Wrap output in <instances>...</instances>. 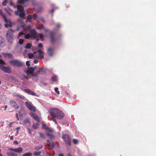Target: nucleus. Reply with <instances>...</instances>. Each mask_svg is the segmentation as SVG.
<instances>
[{"instance_id": "nucleus-4", "label": "nucleus", "mask_w": 156, "mask_h": 156, "mask_svg": "<svg viewBox=\"0 0 156 156\" xmlns=\"http://www.w3.org/2000/svg\"><path fill=\"white\" fill-rule=\"evenodd\" d=\"M46 73V71L44 69H42L41 68L37 67L36 66V69L34 73L32 75V76L34 77H37L38 75L40 74H43Z\"/></svg>"}, {"instance_id": "nucleus-57", "label": "nucleus", "mask_w": 156, "mask_h": 156, "mask_svg": "<svg viewBox=\"0 0 156 156\" xmlns=\"http://www.w3.org/2000/svg\"><path fill=\"white\" fill-rule=\"evenodd\" d=\"M60 24L59 23H58L57 24V28H59L60 27Z\"/></svg>"}, {"instance_id": "nucleus-42", "label": "nucleus", "mask_w": 156, "mask_h": 156, "mask_svg": "<svg viewBox=\"0 0 156 156\" xmlns=\"http://www.w3.org/2000/svg\"><path fill=\"white\" fill-rule=\"evenodd\" d=\"M37 51L39 53L43 54H44V52L41 49H38L37 50Z\"/></svg>"}, {"instance_id": "nucleus-30", "label": "nucleus", "mask_w": 156, "mask_h": 156, "mask_svg": "<svg viewBox=\"0 0 156 156\" xmlns=\"http://www.w3.org/2000/svg\"><path fill=\"white\" fill-rule=\"evenodd\" d=\"M32 153L31 152H28L23 154L22 156H31Z\"/></svg>"}, {"instance_id": "nucleus-20", "label": "nucleus", "mask_w": 156, "mask_h": 156, "mask_svg": "<svg viewBox=\"0 0 156 156\" xmlns=\"http://www.w3.org/2000/svg\"><path fill=\"white\" fill-rule=\"evenodd\" d=\"M6 21H5L6 23L4 24L5 26L7 28L9 27H11L12 26V25L11 22L9 20H7L6 19Z\"/></svg>"}, {"instance_id": "nucleus-51", "label": "nucleus", "mask_w": 156, "mask_h": 156, "mask_svg": "<svg viewBox=\"0 0 156 156\" xmlns=\"http://www.w3.org/2000/svg\"><path fill=\"white\" fill-rule=\"evenodd\" d=\"M47 135L48 136H51V137H53V136L52 135V134H51V133H47Z\"/></svg>"}, {"instance_id": "nucleus-62", "label": "nucleus", "mask_w": 156, "mask_h": 156, "mask_svg": "<svg viewBox=\"0 0 156 156\" xmlns=\"http://www.w3.org/2000/svg\"><path fill=\"white\" fill-rule=\"evenodd\" d=\"M18 5H14L13 6H12L14 8H17Z\"/></svg>"}, {"instance_id": "nucleus-48", "label": "nucleus", "mask_w": 156, "mask_h": 156, "mask_svg": "<svg viewBox=\"0 0 156 156\" xmlns=\"http://www.w3.org/2000/svg\"><path fill=\"white\" fill-rule=\"evenodd\" d=\"M30 62L29 61H27L26 62V64L27 66L29 67L30 66V64H29Z\"/></svg>"}, {"instance_id": "nucleus-33", "label": "nucleus", "mask_w": 156, "mask_h": 156, "mask_svg": "<svg viewBox=\"0 0 156 156\" xmlns=\"http://www.w3.org/2000/svg\"><path fill=\"white\" fill-rule=\"evenodd\" d=\"M28 57L30 59H32L34 58V55L32 53H29L28 55Z\"/></svg>"}, {"instance_id": "nucleus-8", "label": "nucleus", "mask_w": 156, "mask_h": 156, "mask_svg": "<svg viewBox=\"0 0 156 156\" xmlns=\"http://www.w3.org/2000/svg\"><path fill=\"white\" fill-rule=\"evenodd\" d=\"M0 69L6 73H11L10 69L9 67H6L2 65H0Z\"/></svg>"}, {"instance_id": "nucleus-36", "label": "nucleus", "mask_w": 156, "mask_h": 156, "mask_svg": "<svg viewBox=\"0 0 156 156\" xmlns=\"http://www.w3.org/2000/svg\"><path fill=\"white\" fill-rule=\"evenodd\" d=\"M24 40L22 39H20L19 40V43L20 44H22L24 42Z\"/></svg>"}, {"instance_id": "nucleus-15", "label": "nucleus", "mask_w": 156, "mask_h": 156, "mask_svg": "<svg viewBox=\"0 0 156 156\" xmlns=\"http://www.w3.org/2000/svg\"><path fill=\"white\" fill-rule=\"evenodd\" d=\"M25 92L27 93L28 94L33 95L36 96V94L35 92L32 91L28 89H25L23 90Z\"/></svg>"}, {"instance_id": "nucleus-35", "label": "nucleus", "mask_w": 156, "mask_h": 156, "mask_svg": "<svg viewBox=\"0 0 156 156\" xmlns=\"http://www.w3.org/2000/svg\"><path fill=\"white\" fill-rule=\"evenodd\" d=\"M25 37L26 39H28L30 37L31 38V37L30 34H27L25 35Z\"/></svg>"}, {"instance_id": "nucleus-39", "label": "nucleus", "mask_w": 156, "mask_h": 156, "mask_svg": "<svg viewBox=\"0 0 156 156\" xmlns=\"http://www.w3.org/2000/svg\"><path fill=\"white\" fill-rule=\"evenodd\" d=\"M55 92L58 94H60V92L58 90V89L57 87H55Z\"/></svg>"}, {"instance_id": "nucleus-61", "label": "nucleus", "mask_w": 156, "mask_h": 156, "mask_svg": "<svg viewBox=\"0 0 156 156\" xmlns=\"http://www.w3.org/2000/svg\"><path fill=\"white\" fill-rule=\"evenodd\" d=\"M23 76L24 78L26 79L27 80H28L29 79L28 77L27 76Z\"/></svg>"}, {"instance_id": "nucleus-16", "label": "nucleus", "mask_w": 156, "mask_h": 156, "mask_svg": "<svg viewBox=\"0 0 156 156\" xmlns=\"http://www.w3.org/2000/svg\"><path fill=\"white\" fill-rule=\"evenodd\" d=\"M31 38H36L37 36V32L35 30H31L30 32Z\"/></svg>"}, {"instance_id": "nucleus-60", "label": "nucleus", "mask_w": 156, "mask_h": 156, "mask_svg": "<svg viewBox=\"0 0 156 156\" xmlns=\"http://www.w3.org/2000/svg\"><path fill=\"white\" fill-rule=\"evenodd\" d=\"M58 156H64V155L62 153H60L58 154Z\"/></svg>"}, {"instance_id": "nucleus-6", "label": "nucleus", "mask_w": 156, "mask_h": 156, "mask_svg": "<svg viewBox=\"0 0 156 156\" xmlns=\"http://www.w3.org/2000/svg\"><path fill=\"white\" fill-rule=\"evenodd\" d=\"M36 66L30 68L28 67L27 68V70L25 71V72L28 74H30L32 76L33 74L34 73V71L36 70Z\"/></svg>"}, {"instance_id": "nucleus-25", "label": "nucleus", "mask_w": 156, "mask_h": 156, "mask_svg": "<svg viewBox=\"0 0 156 156\" xmlns=\"http://www.w3.org/2000/svg\"><path fill=\"white\" fill-rule=\"evenodd\" d=\"M17 11H19V12L24 11L23 7L20 5H18L17 7Z\"/></svg>"}, {"instance_id": "nucleus-2", "label": "nucleus", "mask_w": 156, "mask_h": 156, "mask_svg": "<svg viewBox=\"0 0 156 156\" xmlns=\"http://www.w3.org/2000/svg\"><path fill=\"white\" fill-rule=\"evenodd\" d=\"M14 32L12 29H10L7 31L6 34V37L8 41L10 44H12L13 40V33Z\"/></svg>"}, {"instance_id": "nucleus-37", "label": "nucleus", "mask_w": 156, "mask_h": 156, "mask_svg": "<svg viewBox=\"0 0 156 156\" xmlns=\"http://www.w3.org/2000/svg\"><path fill=\"white\" fill-rule=\"evenodd\" d=\"M23 20L22 18H19L17 20V21L18 22L21 23H23Z\"/></svg>"}, {"instance_id": "nucleus-52", "label": "nucleus", "mask_w": 156, "mask_h": 156, "mask_svg": "<svg viewBox=\"0 0 156 156\" xmlns=\"http://www.w3.org/2000/svg\"><path fill=\"white\" fill-rule=\"evenodd\" d=\"M50 145L52 147H54L55 146L54 143L53 142L50 143Z\"/></svg>"}, {"instance_id": "nucleus-54", "label": "nucleus", "mask_w": 156, "mask_h": 156, "mask_svg": "<svg viewBox=\"0 0 156 156\" xmlns=\"http://www.w3.org/2000/svg\"><path fill=\"white\" fill-rule=\"evenodd\" d=\"M53 120L55 122V123L56 124V125L58 124V122L55 119H53Z\"/></svg>"}, {"instance_id": "nucleus-7", "label": "nucleus", "mask_w": 156, "mask_h": 156, "mask_svg": "<svg viewBox=\"0 0 156 156\" xmlns=\"http://www.w3.org/2000/svg\"><path fill=\"white\" fill-rule=\"evenodd\" d=\"M15 14L16 16H19L20 17L23 19V20H24L25 19V15L26 14L25 12V11H22L19 12V11H15Z\"/></svg>"}, {"instance_id": "nucleus-27", "label": "nucleus", "mask_w": 156, "mask_h": 156, "mask_svg": "<svg viewBox=\"0 0 156 156\" xmlns=\"http://www.w3.org/2000/svg\"><path fill=\"white\" fill-rule=\"evenodd\" d=\"M27 21L30 22H31V19H32V16L31 15H29L27 17Z\"/></svg>"}, {"instance_id": "nucleus-1", "label": "nucleus", "mask_w": 156, "mask_h": 156, "mask_svg": "<svg viewBox=\"0 0 156 156\" xmlns=\"http://www.w3.org/2000/svg\"><path fill=\"white\" fill-rule=\"evenodd\" d=\"M50 114L52 117L60 120L62 119L64 116L62 111L56 108L51 109L50 111Z\"/></svg>"}, {"instance_id": "nucleus-10", "label": "nucleus", "mask_w": 156, "mask_h": 156, "mask_svg": "<svg viewBox=\"0 0 156 156\" xmlns=\"http://www.w3.org/2000/svg\"><path fill=\"white\" fill-rule=\"evenodd\" d=\"M55 34V33L53 31L50 32V41L51 43H54L56 41V39L55 38L54 36Z\"/></svg>"}, {"instance_id": "nucleus-23", "label": "nucleus", "mask_w": 156, "mask_h": 156, "mask_svg": "<svg viewBox=\"0 0 156 156\" xmlns=\"http://www.w3.org/2000/svg\"><path fill=\"white\" fill-rule=\"evenodd\" d=\"M22 27L23 28V30L25 31H27L29 29H31V27L30 26H26L24 24L23 25Z\"/></svg>"}, {"instance_id": "nucleus-29", "label": "nucleus", "mask_w": 156, "mask_h": 156, "mask_svg": "<svg viewBox=\"0 0 156 156\" xmlns=\"http://www.w3.org/2000/svg\"><path fill=\"white\" fill-rule=\"evenodd\" d=\"M32 46V44L29 43H27L26 46H25V48L27 49H29Z\"/></svg>"}, {"instance_id": "nucleus-59", "label": "nucleus", "mask_w": 156, "mask_h": 156, "mask_svg": "<svg viewBox=\"0 0 156 156\" xmlns=\"http://www.w3.org/2000/svg\"><path fill=\"white\" fill-rule=\"evenodd\" d=\"M10 5L11 6H13L14 5L13 3L12 2H10Z\"/></svg>"}, {"instance_id": "nucleus-49", "label": "nucleus", "mask_w": 156, "mask_h": 156, "mask_svg": "<svg viewBox=\"0 0 156 156\" xmlns=\"http://www.w3.org/2000/svg\"><path fill=\"white\" fill-rule=\"evenodd\" d=\"M20 129V127H18L16 128V129L17 130V131H16V133L17 134H18L19 133V130Z\"/></svg>"}, {"instance_id": "nucleus-45", "label": "nucleus", "mask_w": 156, "mask_h": 156, "mask_svg": "<svg viewBox=\"0 0 156 156\" xmlns=\"http://www.w3.org/2000/svg\"><path fill=\"white\" fill-rule=\"evenodd\" d=\"M7 3V1H3L2 2V5L3 6H5L6 5Z\"/></svg>"}, {"instance_id": "nucleus-24", "label": "nucleus", "mask_w": 156, "mask_h": 156, "mask_svg": "<svg viewBox=\"0 0 156 156\" xmlns=\"http://www.w3.org/2000/svg\"><path fill=\"white\" fill-rule=\"evenodd\" d=\"M6 154L8 156H17V154L12 152H7Z\"/></svg>"}, {"instance_id": "nucleus-40", "label": "nucleus", "mask_w": 156, "mask_h": 156, "mask_svg": "<svg viewBox=\"0 0 156 156\" xmlns=\"http://www.w3.org/2000/svg\"><path fill=\"white\" fill-rule=\"evenodd\" d=\"M73 142L74 144H77L78 143V141L77 139H74L73 140Z\"/></svg>"}, {"instance_id": "nucleus-47", "label": "nucleus", "mask_w": 156, "mask_h": 156, "mask_svg": "<svg viewBox=\"0 0 156 156\" xmlns=\"http://www.w3.org/2000/svg\"><path fill=\"white\" fill-rule=\"evenodd\" d=\"M39 37L40 38H42L44 37V35L42 33H41L39 34Z\"/></svg>"}, {"instance_id": "nucleus-41", "label": "nucleus", "mask_w": 156, "mask_h": 156, "mask_svg": "<svg viewBox=\"0 0 156 156\" xmlns=\"http://www.w3.org/2000/svg\"><path fill=\"white\" fill-rule=\"evenodd\" d=\"M37 16L36 14H33V15L32 16V18H34V20H36L37 18Z\"/></svg>"}, {"instance_id": "nucleus-50", "label": "nucleus", "mask_w": 156, "mask_h": 156, "mask_svg": "<svg viewBox=\"0 0 156 156\" xmlns=\"http://www.w3.org/2000/svg\"><path fill=\"white\" fill-rule=\"evenodd\" d=\"M38 46L39 48H42L43 47V45L42 43H40L38 44Z\"/></svg>"}, {"instance_id": "nucleus-32", "label": "nucleus", "mask_w": 156, "mask_h": 156, "mask_svg": "<svg viewBox=\"0 0 156 156\" xmlns=\"http://www.w3.org/2000/svg\"><path fill=\"white\" fill-rule=\"evenodd\" d=\"M16 96L19 98H20L22 99V100H24L25 99V97L21 95L20 94H17Z\"/></svg>"}, {"instance_id": "nucleus-63", "label": "nucleus", "mask_w": 156, "mask_h": 156, "mask_svg": "<svg viewBox=\"0 0 156 156\" xmlns=\"http://www.w3.org/2000/svg\"><path fill=\"white\" fill-rule=\"evenodd\" d=\"M39 56H40V58L43 59L44 58V56L43 55H39Z\"/></svg>"}, {"instance_id": "nucleus-22", "label": "nucleus", "mask_w": 156, "mask_h": 156, "mask_svg": "<svg viewBox=\"0 0 156 156\" xmlns=\"http://www.w3.org/2000/svg\"><path fill=\"white\" fill-rule=\"evenodd\" d=\"M29 1L30 0H19L17 2V3L18 4L23 5L25 2Z\"/></svg>"}, {"instance_id": "nucleus-14", "label": "nucleus", "mask_w": 156, "mask_h": 156, "mask_svg": "<svg viewBox=\"0 0 156 156\" xmlns=\"http://www.w3.org/2000/svg\"><path fill=\"white\" fill-rule=\"evenodd\" d=\"M23 123L24 126H26L28 127L30 126L31 123L29 119L27 118H26L24 120Z\"/></svg>"}, {"instance_id": "nucleus-56", "label": "nucleus", "mask_w": 156, "mask_h": 156, "mask_svg": "<svg viewBox=\"0 0 156 156\" xmlns=\"http://www.w3.org/2000/svg\"><path fill=\"white\" fill-rule=\"evenodd\" d=\"M38 61L37 60H35L34 61V62L35 63H37L38 62Z\"/></svg>"}, {"instance_id": "nucleus-18", "label": "nucleus", "mask_w": 156, "mask_h": 156, "mask_svg": "<svg viewBox=\"0 0 156 156\" xmlns=\"http://www.w3.org/2000/svg\"><path fill=\"white\" fill-rule=\"evenodd\" d=\"M5 45V42L4 38L2 36L0 37V46L3 47Z\"/></svg>"}, {"instance_id": "nucleus-28", "label": "nucleus", "mask_w": 156, "mask_h": 156, "mask_svg": "<svg viewBox=\"0 0 156 156\" xmlns=\"http://www.w3.org/2000/svg\"><path fill=\"white\" fill-rule=\"evenodd\" d=\"M43 147V145L39 146H36L34 147V150H39L42 148Z\"/></svg>"}, {"instance_id": "nucleus-43", "label": "nucleus", "mask_w": 156, "mask_h": 156, "mask_svg": "<svg viewBox=\"0 0 156 156\" xmlns=\"http://www.w3.org/2000/svg\"><path fill=\"white\" fill-rule=\"evenodd\" d=\"M39 134L40 135V137H41L43 139H45V138L44 135L42 133H39Z\"/></svg>"}, {"instance_id": "nucleus-9", "label": "nucleus", "mask_w": 156, "mask_h": 156, "mask_svg": "<svg viewBox=\"0 0 156 156\" xmlns=\"http://www.w3.org/2000/svg\"><path fill=\"white\" fill-rule=\"evenodd\" d=\"M25 104L26 106L27 107L29 110L33 112L36 111V108L33 105L30 104L27 101L25 102Z\"/></svg>"}, {"instance_id": "nucleus-17", "label": "nucleus", "mask_w": 156, "mask_h": 156, "mask_svg": "<svg viewBox=\"0 0 156 156\" xmlns=\"http://www.w3.org/2000/svg\"><path fill=\"white\" fill-rule=\"evenodd\" d=\"M2 55L5 58L12 59L13 57V55L10 53H4Z\"/></svg>"}, {"instance_id": "nucleus-38", "label": "nucleus", "mask_w": 156, "mask_h": 156, "mask_svg": "<svg viewBox=\"0 0 156 156\" xmlns=\"http://www.w3.org/2000/svg\"><path fill=\"white\" fill-rule=\"evenodd\" d=\"M5 62L2 59L0 58V65H5Z\"/></svg>"}, {"instance_id": "nucleus-31", "label": "nucleus", "mask_w": 156, "mask_h": 156, "mask_svg": "<svg viewBox=\"0 0 156 156\" xmlns=\"http://www.w3.org/2000/svg\"><path fill=\"white\" fill-rule=\"evenodd\" d=\"M51 80L53 81H57V77L56 76H53L51 77Z\"/></svg>"}, {"instance_id": "nucleus-44", "label": "nucleus", "mask_w": 156, "mask_h": 156, "mask_svg": "<svg viewBox=\"0 0 156 156\" xmlns=\"http://www.w3.org/2000/svg\"><path fill=\"white\" fill-rule=\"evenodd\" d=\"M25 33H23V32H20L18 34V36H21L23 34H25Z\"/></svg>"}, {"instance_id": "nucleus-64", "label": "nucleus", "mask_w": 156, "mask_h": 156, "mask_svg": "<svg viewBox=\"0 0 156 156\" xmlns=\"http://www.w3.org/2000/svg\"><path fill=\"white\" fill-rule=\"evenodd\" d=\"M41 21L43 22V23H44L45 22V21H44V19L43 18H42L41 19Z\"/></svg>"}, {"instance_id": "nucleus-26", "label": "nucleus", "mask_w": 156, "mask_h": 156, "mask_svg": "<svg viewBox=\"0 0 156 156\" xmlns=\"http://www.w3.org/2000/svg\"><path fill=\"white\" fill-rule=\"evenodd\" d=\"M0 14H1L2 16V18H3L4 19L5 21H6V16L4 15V14H3V12L0 9Z\"/></svg>"}, {"instance_id": "nucleus-53", "label": "nucleus", "mask_w": 156, "mask_h": 156, "mask_svg": "<svg viewBox=\"0 0 156 156\" xmlns=\"http://www.w3.org/2000/svg\"><path fill=\"white\" fill-rule=\"evenodd\" d=\"M13 143L14 144L16 145H18L19 144L17 140L14 141Z\"/></svg>"}, {"instance_id": "nucleus-58", "label": "nucleus", "mask_w": 156, "mask_h": 156, "mask_svg": "<svg viewBox=\"0 0 156 156\" xmlns=\"http://www.w3.org/2000/svg\"><path fill=\"white\" fill-rule=\"evenodd\" d=\"M54 11H55V9H52L51 11H50V12L51 13H53L54 12Z\"/></svg>"}, {"instance_id": "nucleus-3", "label": "nucleus", "mask_w": 156, "mask_h": 156, "mask_svg": "<svg viewBox=\"0 0 156 156\" xmlns=\"http://www.w3.org/2000/svg\"><path fill=\"white\" fill-rule=\"evenodd\" d=\"M9 63L13 66L18 67H22L24 64L22 62L17 60H11L9 61Z\"/></svg>"}, {"instance_id": "nucleus-11", "label": "nucleus", "mask_w": 156, "mask_h": 156, "mask_svg": "<svg viewBox=\"0 0 156 156\" xmlns=\"http://www.w3.org/2000/svg\"><path fill=\"white\" fill-rule=\"evenodd\" d=\"M8 149L9 151H13L18 153H22L23 151V148L21 147H20L19 148L17 149L10 147Z\"/></svg>"}, {"instance_id": "nucleus-55", "label": "nucleus", "mask_w": 156, "mask_h": 156, "mask_svg": "<svg viewBox=\"0 0 156 156\" xmlns=\"http://www.w3.org/2000/svg\"><path fill=\"white\" fill-rule=\"evenodd\" d=\"M44 30L46 32H49V30H48V29H46V28H44Z\"/></svg>"}, {"instance_id": "nucleus-13", "label": "nucleus", "mask_w": 156, "mask_h": 156, "mask_svg": "<svg viewBox=\"0 0 156 156\" xmlns=\"http://www.w3.org/2000/svg\"><path fill=\"white\" fill-rule=\"evenodd\" d=\"M53 51L54 48L52 47H50L47 49V53L49 56L51 57L52 56L53 54Z\"/></svg>"}, {"instance_id": "nucleus-46", "label": "nucleus", "mask_w": 156, "mask_h": 156, "mask_svg": "<svg viewBox=\"0 0 156 156\" xmlns=\"http://www.w3.org/2000/svg\"><path fill=\"white\" fill-rule=\"evenodd\" d=\"M33 128L35 129H37V126L36 125H35V124H34L33 125Z\"/></svg>"}, {"instance_id": "nucleus-5", "label": "nucleus", "mask_w": 156, "mask_h": 156, "mask_svg": "<svg viewBox=\"0 0 156 156\" xmlns=\"http://www.w3.org/2000/svg\"><path fill=\"white\" fill-rule=\"evenodd\" d=\"M62 138L65 143L69 146L71 145L70 138L69 136L67 134H64L62 136Z\"/></svg>"}, {"instance_id": "nucleus-12", "label": "nucleus", "mask_w": 156, "mask_h": 156, "mask_svg": "<svg viewBox=\"0 0 156 156\" xmlns=\"http://www.w3.org/2000/svg\"><path fill=\"white\" fill-rule=\"evenodd\" d=\"M9 103L11 106L16 109L19 108V106L17 104L16 102L15 101L11 100L10 101Z\"/></svg>"}, {"instance_id": "nucleus-21", "label": "nucleus", "mask_w": 156, "mask_h": 156, "mask_svg": "<svg viewBox=\"0 0 156 156\" xmlns=\"http://www.w3.org/2000/svg\"><path fill=\"white\" fill-rule=\"evenodd\" d=\"M5 11L6 12L7 14L9 15L10 16H12V14L10 13V12H12L13 10H11L10 8H5Z\"/></svg>"}, {"instance_id": "nucleus-34", "label": "nucleus", "mask_w": 156, "mask_h": 156, "mask_svg": "<svg viewBox=\"0 0 156 156\" xmlns=\"http://www.w3.org/2000/svg\"><path fill=\"white\" fill-rule=\"evenodd\" d=\"M41 151H34L33 152V154L34 155L37 156L38 155H40L41 154Z\"/></svg>"}, {"instance_id": "nucleus-19", "label": "nucleus", "mask_w": 156, "mask_h": 156, "mask_svg": "<svg viewBox=\"0 0 156 156\" xmlns=\"http://www.w3.org/2000/svg\"><path fill=\"white\" fill-rule=\"evenodd\" d=\"M30 115L33 117V119L37 121L38 122H40V118L38 116L37 114L34 113L31 114Z\"/></svg>"}]
</instances>
